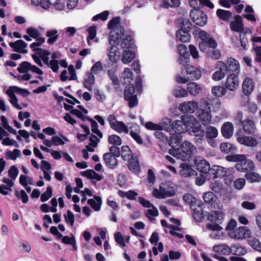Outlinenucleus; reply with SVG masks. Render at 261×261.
<instances>
[{"mask_svg":"<svg viewBox=\"0 0 261 261\" xmlns=\"http://www.w3.org/2000/svg\"><path fill=\"white\" fill-rule=\"evenodd\" d=\"M124 28L120 27L113 31H111L109 36V42L111 47L107 49V54L111 66L117 68V62L120 58V52L119 48L116 45H118L119 39L123 36Z\"/></svg>","mask_w":261,"mask_h":261,"instance_id":"nucleus-1","label":"nucleus"},{"mask_svg":"<svg viewBox=\"0 0 261 261\" xmlns=\"http://www.w3.org/2000/svg\"><path fill=\"white\" fill-rule=\"evenodd\" d=\"M180 119V120L173 121L172 129L175 134L179 135L184 133L189 134L190 129H192L191 128L194 126L195 121H197L193 115H181Z\"/></svg>","mask_w":261,"mask_h":261,"instance_id":"nucleus-2","label":"nucleus"},{"mask_svg":"<svg viewBox=\"0 0 261 261\" xmlns=\"http://www.w3.org/2000/svg\"><path fill=\"white\" fill-rule=\"evenodd\" d=\"M177 27L179 29L176 32V37L181 42H186L190 41V33L192 30V24L189 19L180 18L177 19Z\"/></svg>","mask_w":261,"mask_h":261,"instance_id":"nucleus-3","label":"nucleus"},{"mask_svg":"<svg viewBox=\"0 0 261 261\" xmlns=\"http://www.w3.org/2000/svg\"><path fill=\"white\" fill-rule=\"evenodd\" d=\"M224 214L221 211H214L207 213V220L212 223L207 224L206 228L211 230L219 231L223 229L220 224H222L224 219Z\"/></svg>","mask_w":261,"mask_h":261,"instance_id":"nucleus-4","label":"nucleus"},{"mask_svg":"<svg viewBox=\"0 0 261 261\" xmlns=\"http://www.w3.org/2000/svg\"><path fill=\"white\" fill-rule=\"evenodd\" d=\"M198 37L201 40L199 43V47L201 51L204 52L207 47L215 49L217 47V41L205 31L199 29Z\"/></svg>","mask_w":261,"mask_h":261,"instance_id":"nucleus-5","label":"nucleus"},{"mask_svg":"<svg viewBox=\"0 0 261 261\" xmlns=\"http://www.w3.org/2000/svg\"><path fill=\"white\" fill-rule=\"evenodd\" d=\"M178 149L180 153L179 159L183 161H189L190 159L197 152L196 147L191 142L187 141L182 142L180 144Z\"/></svg>","mask_w":261,"mask_h":261,"instance_id":"nucleus-6","label":"nucleus"},{"mask_svg":"<svg viewBox=\"0 0 261 261\" xmlns=\"http://www.w3.org/2000/svg\"><path fill=\"white\" fill-rule=\"evenodd\" d=\"M124 98L128 102L130 108H133L138 105V98L135 94V87L133 84L126 85L124 90Z\"/></svg>","mask_w":261,"mask_h":261,"instance_id":"nucleus-7","label":"nucleus"},{"mask_svg":"<svg viewBox=\"0 0 261 261\" xmlns=\"http://www.w3.org/2000/svg\"><path fill=\"white\" fill-rule=\"evenodd\" d=\"M190 17L197 25L204 26L207 21V16L201 9H193L190 11Z\"/></svg>","mask_w":261,"mask_h":261,"instance_id":"nucleus-8","label":"nucleus"},{"mask_svg":"<svg viewBox=\"0 0 261 261\" xmlns=\"http://www.w3.org/2000/svg\"><path fill=\"white\" fill-rule=\"evenodd\" d=\"M191 128L189 134L195 137L194 140L196 143H201L205 135V132L202 129L201 121H195L194 126Z\"/></svg>","mask_w":261,"mask_h":261,"instance_id":"nucleus-9","label":"nucleus"},{"mask_svg":"<svg viewBox=\"0 0 261 261\" xmlns=\"http://www.w3.org/2000/svg\"><path fill=\"white\" fill-rule=\"evenodd\" d=\"M233 170V168H231L226 170V169L223 167L213 165L211 167V175H213V178H217L218 177H223L225 176H230L231 172Z\"/></svg>","mask_w":261,"mask_h":261,"instance_id":"nucleus-10","label":"nucleus"},{"mask_svg":"<svg viewBox=\"0 0 261 261\" xmlns=\"http://www.w3.org/2000/svg\"><path fill=\"white\" fill-rule=\"evenodd\" d=\"M198 108V103L195 101H185L179 106V110L184 114H192Z\"/></svg>","mask_w":261,"mask_h":261,"instance_id":"nucleus-11","label":"nucleus"},{"mask_svg":"<svg viewBox=\"0 0 261 261\" xmlns=\"http://www.w3.org/2000/svg\"><path fill=\"white\" fill-rule=\"evenodd\" d=\"M239 81L238 75L236 74H229L227 76L224 86L230 91H236L239 87Z\"/></svg>","mask_w":261,"mask_h":261,"instance_id":"nucleus-12","label":"nucleus"},{"mask_svg":"<svg viewBox=\"0 0 261 261\" xmlns=\"http://www.w3.org/2000/svg\"><path fill=\"white\" fill-rule=\"evenodd\" d=\"M202 205H203L202 202L199 201L197 207H193V208H191L193 218L197 222H201L204 217L206 216L207 217L208 212H206L205 214H204L201 207Z\"/></svg>","mask_w":261,"mask_h":261,"instance_id":"nucleus-13","label":"nucleus"},{"mask_svg":"<svg viewBox=\"0 0 261 261\" xmlns=\"http://www.w3.org/2000/svg\"><path fill=\"white\" fill-rule=\"evenodd\" d=\"M77 118L80 119L82 121H85L87 120L91 123V127L92 132L96 134L100 138L103 137L102 133L100 131L98 128V124L97 122L92 118L87 117V115H75Z\"/></svg>","mask_w":261,"mask_h":261,"instance_id":"nucleus-14","label":"nucleus"},{"mask_svg":"<svg viewBox=\"0 0 261 261\" xmlns=\"http://www.w3.org/2000/svg\"><path fill=\"white\" fill-rule=\"evenodd\" d=\"M229 25L230 30L233 32L241 33L244 31V25L240 15H236L234 20L230 21Z\"/></svg>","mask_w":261,"mask_h":261,"instance_id":"nucleus-15","label":"nucleus"},{"mask_svg":"<svg viewBox=\"0 0 261 261\" xmlns=\"http://www.w3.org/2000/svg\"><path fill=\"white\" fill-rule=\"evenodd\" d=\"M225 64L227 66L228 73L230 72V74L238 75L240 72V64L237 60L229 58L226 61Z\"/></svg>","mask_w":261,"mask_h":261,"instance_id":"nucleus-16","label":"nucleus"},{"mask_svg":"<svg viewBox=\"0 0 261 261\" xmlns=\"http://www.w3.org/2000/svg\"><path fill=\"white\" fill-rule=\"evenodd\" d=\"M185 68L186 69L188 79L190 80H198L201 77L202 75L201 71L197 67L188 64L186 65Z\"/></svg>","mask_w":261,"mask_h":261,"instance_id":"nucleus-17","label":"nucleus"},{"mask_svg":"<svg viewBox=\"0 0 261 261\" xmlns=\"http://www.w3.org/2000/svg\"><path fill=\"white\" fill-rule=\"evenodd\" d=\"M124 30L123 32V36L120 39H119V42H121V47L123 48H133L134 46V41L133 39L132 36L130 35H127L124 34Z\"/></svg>","mask_w":261,"mask_h":261,"instance_id":"nucleus-18","label":"nucleus"},{"mask_svg":"<svg viewBox=\"0 0 261 261\" xmlns=\"http://www.w3.org/2000/svg\"><path fill=\"white\" fill-rule=\"evenodd\" d=\"M177 50L180 57L178 59V62L180 64H184L188 62L190 54L188 49L184 44H180L177 46Z\"/></svg>","mask_w":261,"mask_h":261,"instance_id":"nucleus-19","label":"nucleus"},{"mask_svg":"<svg viewBox=\"0 0 261 261\" xmlns=\"http://www.w3.org/2000/svg\"><path fill=\"white\" fill-rule=\"evenodd\" d=\"M242 116L237 115L239 120L241 122L244 132L249 135L253 133L255 127L254 122L249 119L242 120Z\"/></svg>","mask_w":261,"mask_h":261,"instance_id":"nucleus-20","label":"nucleus"},{"mask_svg":"<svg viewBox=\"0 0 261 261\" xmlns=\"http://www.w3.org/2000/svg\"><path fill=\"white\" fill-rule=\"evenodd\" d=\"M9 45L15 52L22 54L28 53V50L25 49L27 47L28 44L22 40L20 39L14 42H10Z\"/></svg>","mask_w":261,"mask_h":261,"instance_id":"nucleus-21","label":"nucleus"},{"mask_svg":"<svg viewBox=\"0 0 261 261\" xmlns=\"http://www.w3.org/2000/svg\"><path fill=\"white\" fill-rule=\"evenodd\" d=\"M6 93L8 95V96L10 98V102L12 104V105L17 110H21L23 107H27L28 106V104L27 103H22V106L20 104L18 103V99L15 95V93H14L13 91L10 88H8L6 91Z\"/></svg>","mask_w":261,"mask_h":261,"instance_id":"nucleus-22","label":"nucleus"},{"mask_svg":"<svg viewBox=\"0 0 261 261\" xmlns=\"http://www.w3.org/2000/svg\"><path fill=\"white\" fill-rule=\"evenodd\" d=\"M196 169L199 171L201 174L211 176V167L210 163L205 160H202L196 165Z\"/></svg>","mask_w":261,"mask_h":261,"instance_id":"nucleus-23","label":"nucleus"},{"mask_svg":"<svg viewBox=\"0 0 261 261\" xmlns=\"http://www.w3.org/2000/svg\"><path fill=\"white\" fill-rule=\"evenodd\" d=\"M117 158L109 153H105L103 155V160L106 166L110 169H114L118 166V161Z\"/></svg>","mask_w":261,"mask_h":261,"instance_id":"nucleus-24","label":"nucleus"},{"mask_svg":"<svg viewBox=\"0 0 261 261\" xmlns=\"http://www.w3.org/2000/svg\"><path fill=\"white\" fill-rule=\"evenodd\" d=\"M187 89L188 93L192 96H196L202 91L201 86L193 82H190L187 84Z\"/></svg>","mask_w":261,"mask_h":261,"instance_id":"nucleus-25","label":"nucleus"},{"mask_svg":"<svg viewBox=\"0 0 261 261\" xmlns=\"http://www.w3.org/2000/svg\"><path fill=\"white\" fill-rule=\"evenodd\" d=\"M254 82L252 78L246 77L242 84V91L245 95H249L254 89Z\"/></svg>","mask_w":261,"mask_h":261,"instance_id":"nucleus-26","label":"nucleus"},{"mask_svg":"<svg viewBox=\"0 0 261 261\" xmlns=\"http://www.w3.org/2000/svg\"><path fill=\"white\" fill-rule=\"evenodd\" d=\"M102 202L101 198L96 195H93V198L89 199L87 200L88 204L96 212L100 210Z\"/></svg>","mask_w":261,"mask_h":261,"instance_id":"nucleus-27","label":"nucleus"},{"mask_svg":"<svg viewBox=\"0 0 261 261\" xmlns=\"http://www.w3.org/2000/svg\"><path fill=\"white\" fill-rule=\"evenodd\" d=\"M212 104L206 100H201L199 105H198V108L197 110L199 112V114H211V112H213L212 110Z\"/></svg>","mask_w":261,"mask_h":261,"instance_id":"nucleus-28","label":"nucleus"},{"mask_svg":"<svg viewBox=\"0 0 261 261\" xmlns=\"http://www.w3.org/2000/svg\"><path fill=\"white\" fill-rule=\"evenodd\" d=\"M233 126L230 122H225L221 127L222 136L226 139L230 138L233 134Z\"/></svg>","mask_w":261,"mask_h":261,"instance_id":"nucleus-29","label":"nucleus"},{"mask_svg":"<svg viewBox=\"0 0 261 261\" xmlns=\"http://www.w3.org/2000/svg\"><path fill=\"white\" fill-rule=\"evenodd\" d=\"M237 141L240 144L248 146L255 147L257 145V142L256 139L250 136H243L238 137Z\"/></svg>","mask_w":261,"mask_h":261,"instance_id":"nucleus-30","label":"nucleus"},{"mask_svg":"<svg viewBox=\"0 0 261 261\" xmlns=\"http://www.w3.org/2000/svg\"><path fill=\"white\" fill-rule=\"evenodd\" d=\"M220 149L221 152L226 154H234L238 151V149L234 144L228 142L221 143Z\"/></svg>","mask_w":261,"mask_h":261,"instance_id":"nucleus-31","label":"nucleus"},{"mask_svg":"<svg viewBox=\"0 0 261 261\" xmlns=\"http://www.w3.org/2000/svg\"><path fill=\"white\" fill-rule=\"evenodd\" d=\"M232 248L226 244H220L213 247L214 252L222 255H228L232 252Z\"/></svg>","mask_w":261,"mask_h":261,"instance_id":"nucleus-32","label":"nucleus"},{"mask_svg":"<svg viewBox=\"0 0 261 261\" xmlns=\"http://www.w3.org/2000/svg\"><path fill=\"white\" fill-rule=\"evenodd\" d=\"M120 156L123 161L134 159L132 151L127 145H123L121 147Z\"/></svg>","mask_w":261,"mask_h":261,"instance_id":"nucleus-33","label":"nucleus"},{"mask_svg":"<svg viewBox=\"0 0 261 261\" xmlns=\"http://www.w3.org/2000/svg\"><path fill=\"white\" fill-rule=\"evenodd\" d=\"M210 188L217 196H221L225 192V189L223 188V184L218 181L212 182L210 185Z\"/></svg>","mask_w":261,"mask_h":261,"instance_id":"nucleus-34","label":"nucleus"},{"mask_svg":"<svg viewBox=\"0 0 261 261\" xmlns=\"http://www.w3.org/2000/svg\"><path fill=\"white\" fill-rule=\"evenodd\" d=\"M182 135L178 134H171L170 139L167 143L169 146L176 145V147H179L181 144Z\"/></svg>","mask_w":261,"mask_h":261,"instance_id":"nucleus-35","label":"nucleus"},{"mask_svg":"<svg viewBox=\"0 0 261 261\" xmlns=\"http://www.w3.org/2000/svg\"><path fill=\"white\" fill-rule=\"evenodd\" d=\"M128 161V168L132 172L135 173L141 172L140 166L137 157H134V159H130Z\"/></svg>","mask_w":261,"mask_h":261,"instance_id":"nucleus-36","label":"nucleus"},{"mask_svg":"<svg viewBox=\"0 0 261 261\" xmlns=\"http://www.w3.org/2000/svg\"><path fill=\"white\" fill-rule=\"evenodd\" d=\"M45 35L48 37L47 42L49 44H53L59 38L58 31L56 29L48 30L46 32Z\"/></svg>","mask_w":261,"mask_h":261,"instance_id":"nucleus-37","label":"nucleus"},{"mask_svg":"<svg viewBox=\"0 0 261 261\" xmlns=\"http://www.w3.org/2000/svg\"><path fill=\"white\" fill-rule=\"evenodd\" d=\"M217 195L213 192H207L203 194L202 198L205 203L212 205L217 199Z\"/></svg>","mask_w":261,"mask_h":261,"instance_id":"nucleus-38","label":"nucleus"},{"mask_svg":"<svg viewBox=\"0 0 261 261\" xmlns=\"http://www.w3.org/2000/svg\"><path fill=\"white\" fill-rule=\"evenodd\" d=\"M135 58V53L130 50H125L124 51L121 61L124 64L130 63Z\"/></svg>","mask_w":261,"mask_h":261,"instance_id":"nucleus-39","label":"nucleus"},{"mask_svg":"<svg viewBox=\"0 0 261 261\" xmlns=\"http://www.w3.org/2000/svg\"><path fill=\"white\" fill-rule=\"evenodd\" d=\"M216 14L220 19L225 21H228L232 16L230 11L221 9L217 10Z\"/></svg>","mask_w":261,"mask_h":261,"instance_id":"nucleus-40","label":"nucleus"},{"mask_svg":"<svg viewBox=\"0 0 261 261\" xmlns=\"http://www.w3.org/2000/svg\"><path fill=\"white\" fill-rule=\"evenodd\" d=\"M95 77L92 72L87 73V78L83 82V86L85 88L91 91L92 90V85L94 83Z\"/></svg>","mask_w":261,"mask_h":261,"instance_id":"nucleus-41","label":"nucleus"},{"mask_svg":"<svg viewBox=\"0 0 261 261\" xmlns=\"http://www.w3.org/2000/svg\"><path fill=\"white\" fill-rule=\"evenodd\" d=\"M218 135L217 129L214 126H209L206 128L205 135L206 139H215Z\"/></svg>","mask_w":261,"mask_h":261,"instance_id":"nucleus-42","label":"nucleus"},{"mask_svg":"<svg viewBox=\"0 0 261 261\" xmlns=\"http://www.w3.org/2000/svg\"><path fill=\"white\" fill-rule=\"evenodd\" d=\"M232 249L231 254L234 255H243L246 253L244 247H242L241 245L239 244H233L231 245Z\"/></svg>","mask_w":261,"mask_h":261,"instance_id":"nucleus-43","label":"nucleus"},{"mask_svg":"<svg viewBox=\"0 0 261 261\" xmlns=\"http://www.w3.org/2000/svg\"><path fill=\"white\" fill-rule=\"evenodd\" d=\"M21 155L20 150L18 149H14L13 151L8 150L5 153V158L7 160H15L17 157Z\"/></svg>","mask_w":261,"mask_h":261,"instance_id":"nucleus-44","label":"nucleus"},{"mask_svg":"<svg viewBox=\"0 0 261 261\" xmlns=\"http://www.w3.org/2000/svg\"><path fill=\"white\" fill-rule=\"evenodd\" d=\"M246 156L245 154H231L226 156V160L229 162H238L240 163L241 162L245 160Z\"/></svg>","mask_w":261,"mask_h":261,"instance_id":"nucleus-45","label":"nucleus"},{"mask_svg":"<svg viewBox=\"0 0 261 261\" xmlns=\"http://www.w3.org/2000/svg\"><path fill=\"white\" fill-rule=\"evenodd\" d=\"M183 200L186 203L190 204V208H193L197 204L196 199L194 198L193 195L190 193H186L182 197Z\"/></svg>","mask_w":261,"mask_h":261,"instance_id":"nucleus-46","label":"nucleus"},{"mask_svg":"<svg viewBox=\"0 0 261 261\" xmlns=\"http://www.w3.org/2000/svg\"><path fill=\"white\" fill-rule=\"evenodd\" d=\"M120 21V17H115L112 18L108 24V28L109 30H112L113 31L120 27H124L119 24Z\"/></svg>","mask_w":261,"mask_h":261,"instance_id":"nucleus-47","label":"nucleus"},{"mask_svg":"<svg viewBox=\"0 0 261 261\" xmlns=\"http://www.w3.org/2000/svg\"><path fill=\"white\" fill-rule=\"evenodd\" d=\"M248 244L255 250L261 252V243L258 239L255 237H249Z\"/></svg>","mask_w":261,"mask_h":261,"instance_id":"nucleus-48","label":"nucleus"},{"mask_svg":"<svg viewBox=\"0 0 261 261\" xmlns=\"http://www.w3.org/2000/svg\"><path fill=\"white\" fill-rule=\"evenodd\" d=\"M172 124H173V122L172 121L171 119L165 117L162 119L160 124L163 127V130L165 129L168 132H170L173 128Z\"/></svg>","mask_w":261,"mask_h":261,"instance_id":"nucleus-49","label":"nucleus"},{"mask_svg":"<svg viewBox=\"0 0 261 261\" xmlns=\"http://www.w3.org/2000/svg\"><path fill=\"white\" fill-rule=\"evenodd\" d=\"M173 95L176 97H185L188 96L187 89L180 86H176L173 90Z\"/></svg>","mask_w":261,"mask_h":261,"instance_id":"nucleus-50","label":"nucleus"},{"mask_svg":"<svg viewBox=\"0 0 261 261\" xmlns=\"http://www.w3.org/2000/svg\"><path fill=\"white\" fill-rule=\"evenodd\" d=\"M15 195L16 197L21 199L22 202L25 204L29 201V197L24 190H21L19 191L18 189L15 190Z\"/></svg>","mask_w":261,"mask_h":261,"instance_id":"nucleus-51","label":"nucleus"},{"mask_svg":"<svg viewBox=\"0 0 261 261\" xmlns=\"http://www.w3.org/2000/svg\"><path fill=\"white\" fill-rule=\"evenodd\" d=\"M9 88L11 89L14 93L21 95L24 97H26L30 94V92L29 90L20 88L16 86H10Z\"/></svg>","mask_w":261,"mask_h":261,"instance_id":"nucleus-52","label":"nucleus"},{"mask_svg":"<svg viewBox=\"0 0 261 261\" xmlns=\"http://www.w3.org/2000/svg\"><path fill=\"white\" fill-rule=\"evenodd\" d=\"M245 177L250 182H258L261 179L260 175L254 172H247Z\"/></svg>","mask_w":261,"mask_h":261,"instance_id":"nucleus-53","label":"nucleus"},{"mask_svg":"<svg viewBox=\"0 0 261 261\" xmlns=\"http://www.w3.org/2000/svg\"><path fill=\"white\" fill-rule=\"evenodd\" d=\"M225 92L226 89L223 86H216L212 89V94L216 97H221L225 94Z\"/></svg>","mask_w":261,"mask_h":261,"instance_id":"nucleus-54","label":"nucleus"},{"mask_svg":"<svg viewBox=\"0 0 261 261\" xmlns=\"http://www.w3.org/2000/svg\"><path fill=\"white\" fill-rule=\"evenodd\" d=\"M108 142L112 146H119L122 144V139L119 136L111 135L109 136Z\"/></svg>","mask_w":261,"mask_h":261,"instance_id":"nucleus-55","label":"nucleus"},{"mask_svg":"<svg viewBox=\"0 0 261 261\" xmlns=\"http://www.w3.org/2000/svg\"><path fill=\"white\" fill-rule=\"evenodd\" d=\"M44 64L50 68L54 72H57L58 71L59 68L58 60L51 59L50 61L48 60Z\"/></svg>","mask_w":261,"mask_h":261,"instance_id":"nucleus-56","label":"nucleus"},{"mask_svg":"<svg viewBox=\"0 0 261 261\" xmlns=\"http://www.w3.org/2000/svg\"><path fill=\"white\" fill-rule=\"evenodd\" d=\"M117 68L113 67V69H109L108 71L109 77L112 81L114 85L118 86L119 85V81L117 76L115 74V71Z\"/></svg>","mask_w":261,"mask_h":261,"instance_id":"nucleus-57","label":"nucleus"},{"mask_svg":"<svg viewBox=\"0 0 261 261\" xmlns=\"http://www.w3.org/2000/svg\"><path fill=\"white\" fill-rule=\"evenodd\" d=\"M230 237L232 238L240 239L242 237H244L246 235V227L241 226L239 227L236 230L234 234L233 235L229 233Z\"/></svg>","mask_w":261,"mask_h":261,"instance_id":"nucleus-58","label":"nucleus"},{"mask_svg":"<svg viewBox=\"0 0 261 261\" xmlns=\"http://www.w3.org/2000/svg\"><path fill=\"white\" fill-rule=\"evenodd\" d=\"M53 189L51 186H48L46 191L41 195L40 201L42 202L47 201L52 197Z\"/></svg>","mask_w":261,"mask_h":261,"instance_id":"nucleus-59","label":"nucleus"},{"mask_svg":"<svg viewBox=\"0 0 261 261\" xmlns=\"http://www.w3.org/2000/svg\"><path fill=\"white\" fill-rule=\"evenodd\" d=\"M180 0H164L162 6L165 8L169 7H177L180 5Z\"/></svg>","mask_w":261,"mask_h":261,"instance_id":"nucleus-60","label":"nucleus"},{"mask_svg":"<svg viewBox=\"0 0 261 261\" xmlns=\"http://www.w3.org/2000/svg\"><path fill=\"white\" fill-rule=\"evenodd\" d=\"M145 128L148 130H163V127L160 124L153 123L151 121H148L144 124Z\"/></svg>","mask_w":261,"mask_h":261,"instance_id":"nucleus-61","label":"nucleus"},{"mask_svg":"<svg viewBox=\"0 0 261 261\" xmlns=\"http://www.w3.org/2000/svg\"><path fill=\"white\" fill-rule=\"evenodd\" d=\"M31 63L28 61H23L21 63L17 68V71L20 73H28L30 71Z\"/></svg>","mask_w":261,"mask_h":261,"instance_id":"nucleus-62","label":"nucleus"},{"mask_svg":"<svg viewBox=\"0 0 261 261\" xmlns=\"http://www.w3.org/2000/svg\"><path fill=\"white\" fill-rule=\"evenodd\" d=\"M123 82H130L133 80V72L130 68H125L122 73Z\"/></svg>","mask_w":261,"mask_h":261,"instance_id":"nucleus-63","label":"nucleus"},{"mask_svg":"<svg viewBox=\"0 0 261 261\" xmlns=\"http://www.w3.org/2000/svg\"><path fill=\"white\" fill-rule=\"evenodd\" d=\"M63 216L65 218L66 223L70 224L72 226L74 223V215L73 213L69 210L67 211V214H64Z\"/></svg>","mask_w":261,"mask_h":261,"instance_id":"nucleus-64","label":"nucleus"}]
</instances>
